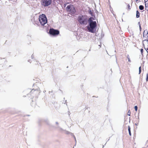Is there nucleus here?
Wrapping results in <instances>:
<instances>
[{
  "instance_id": "26",
  "label": "nucleus",
  "mask_w": 148,
  "mask_h": 148,
  "mask_svg": "<svg viewBox=\"0 0 148 148\" xmlns=\"http://www.w3.org/2000/svg\"><path fill=\"white\" fill-rule=\"evenodd\" d=\"M143 148H145V147H143Z\"/></svg>"
},
{
  "instance_id": "1",
  "label": "nucleus",
  "mask_w": 148,
  "mask_h": 148,
  "mask_svg": "<svg viewBox=\"0 0 148 148\" xmlns=\"http://www.w3.org/2000/svg\"><path fill=\"white\" fill-rule=\"evenodd\" d=\"M89 26H87V29L88 31L90 32L94 33L95 31L94 29L96 27L97 25V23L95 21H93L90 18L89 19Z\"/></svg>"
},
{
  "instance_id": "14",
  "label": "nucleus",
  "mask_w": 148,
  "mask_h": 148,
  "mask_svg": "<svg viewBox=\"0 0 148 148\" xmlns=\"http://www.w3.org/2000/svg\"><path fill=\"white\" fill-rule=\"evenodd\" d=\"M127 58L128 59V62H131V60L130 59V56L128 55H127Z\"/></svg>"
},
{
  "instance_id": "21",
  "label": "nucleus",
  "mask_w": 148,
  "mask_h": 148,
  "mask_svg": "<svg viewBox=\"0 0 148 148\" xmlns=\"http://www.w3.org/2000/svg\"><path fill=\"white\" fill-rule=\"evenodd\" d=\"M140 51H141V53L142 55H143V49H140Z\"/></svg>"
},
{
  "instance_id": "5",
  "label": "nucleus",
  "mask_w": 148,
  "mask_h": 148,
  "mask_svg": "<svg viewBox=\"0 0 148 148\" xmlns=\"http://www.w3.org/2000/svg\"><path fill=\"white\" fill-rule=\"evenodd\" d=\"M49 33L52 35L56 36L59 34L60 32L58 30L55 29L53 28H51L49 30Z\"/></svg>"
},
{
  "instance_id": "6",
  "label": "nucleus",
  "mask_w": 148,
  "mask_h": 148,
  "mask_svg": "<svg viewBox=\"0 0 148 148\" xmlns=\"http://www.w3.org/2000/svg\"><path fill=\"white\" fill-rule=\"evenodd\" d=\"M51 0H42V5L45 7L48 6L51 4Z\"/></svg>"
},
{
  "instance_id": "18",
  "label": "nucleus",
  "mask_w": 148,
  "mask_h": 148,
  "mask_svg": "<svg viewBox=\"0 0 148 148\" xmlns=\"http://www.w3.org/2000/svg\"><path fill=\"white\" fill-rule=\"evenodd\" d=\"M146 80L147 81H148V73L146 75Z\"/></svg>"
},
{
  "instance_id": "23",
  "label": "nucleus",
  "mask_w": 148,
  "mask_h": 148,
  "mask_svg": "<svg viewBox=\"0 0 148 148\" xmlns=\"http://www.w3.org/2000/svg\"><path fill=\"white\" fill-rule=\"evenodd\" d=\"M139 28H140V31H141V25H140V24L139 25Z\"/></svg>"
},
{
  "instance_id": "15",
  "label": "nucleus",
  "mask_w": 148,
  "mask_h": 148,
  "mask_svg": "<svg viewBox=\"0 0 148 148\" xmlns=\"http://www.w3.org/2000/svg\"><path fill=\"white\" fill-rule=\"evenodd\" d=\"M127 8L128 10H130L131 9V7L130 5L129 4H127Z\"/></svg>"
},
{
  "instance_id": "17",
  "label": "nucleus",
  "mask_w": 148,
  "mask_h": 148,
  "mask_svg": "<svg viewBox=\"0 0 148 148\" xmlns=\"http://www.w3.org/2000/svg\"><path fill=\"white\" fill-rule=\"evenodd\" d=\"M110 10L111 11L112 13H113V11L112 10V8L111 7V6H110Z\"/></svg>"
},
{
  "instance_id": "16",
  "label": "nucleus",
  "mask_w": 148,
  "mask_h": 148,
  "mask_svg": "<svg viewBox=\"0 0 148 148\" xmlns=\"http://www.w3.org/2000/svg\"><path fill=\"white\" fill-rule=\"evenodd\" d=\"M131 114V112L130 111V110H129L127 112V115L129 116Z\"/></svg>"
},
{
  "instance_id": "2",
  "label": "nucleus",
  "mask_w": 148,
  "mask_h": 148,
  "mask_svg": "<svg viewBox=\"0 0 148 148\" xmlns=\"http://www.w3.org/2000/svg\"><path fill=\"white\" fill-rule=\"evenodd\" d=\"M38 19L40 23L42 26H44L47 23V18L45 15L44 14H42L40 15Z\"/></svg>"
},
{
  "instance_id": "19",
  "label": "nucleus",
  "mask_w": 148,
  "mask_h": 148,
  "mask_svg": "<svg viewBox=\"0 0 148 148\" xmlns=\"http://www.w3.org/2000/svg\"><path fill=\"white\" fill-rule=\"evenodd\" d=\"M134 109L136 111H137V110L138 107L137 106H134Z\"/></svg>"
},
{
  "instance_id": "25",
  "label": "nucleus",
  "mask_w": 148,
  "mask_h": 148,
  "mask_svg": "<svg viewBox=\"0 0 148 148\" xmlns=\"http://www.w3.org/2000/svg\"><path fill=\"white\" fill-rule=\"evenodd\" d=\"M147 148H148V145H147Z\"/></svg>"
},
{
  "instance_id": "8",
  "label": "nucleus",
  "mask_w": 148,
  "mask_h": 148,
  "mask_svg": "<svg viewBox=\"0 0 148 148\" xmlns=\"http://www.w3.org/2000/svg\"><path fill=\"white\" fill-rule=\"evenodd\" d=\"M144 40L143 41V46L145 48L146 47H148V40H145V39H144Z\"/></svg>"
},
{
  "instance_id": "13",
  "label": "nucleus",
  "mask_w": 148,
  "mask_h": 148,
  "mask_svg": "<svg viewBox=\"0 0 148 148\" xmlns=\"http://www.w3.org/2000/svg\"><path fill=\"white\" fill-rule=\"evenodd\" d=\"M144 7L142 5H140L139 6V8L141 10H142L144 9Z\"/></svg>"
},
{
  "instance_id": "20",
  "label": "nucleus",
  "mask_w": 148,
  "mask_h": 148,
  "mask_svg": "<svg viewBox=\"0 0 148 148\" xmlns=\"http://www.w3.org/2000/svg\"><path fill=\"white\" fill-rule=\"evenodd\" d=\"M139 74H140L141 73V66H140L139 67Z\"/></svg>"
},
{
  "instance_id": "10",
  "label": "nucleus",
  "mask_w": 148,
  "mask_h": 148,
  "mask_svg": "<svg viewBox=\"0 0 148 148\" xmlns=\"http://www.w3.org/2000/svg\"><path fill=\"white\" fill-rule=\"evenodd\" d=\"M145 7H148V0H145Z\"/></svg>"
},
{
  "instance_id": "3",
  "label": "nucleus",
  "mask_w": 148,
  "mask_h": 148,
  "mask_svg": "<svg viewBox=\"0 0 148 148\" xmlns=\"http://www.w3.org/2000/svg\"><path fill=\"white\" fill-rule=\"evenodd\" d=\"M67 10L71 14H73L76 12L75 7L73 5L70 4L67 6L66 8Z\"/></svg>"
},
{
  "instance_id": "22",
  "label": "nucleus",
  "mask_w": 148,
  "mask_h": 148,
  "mask_svg": "<svg viewBox=\"0 0 148 148\" xmlns=\"http://www.w3.org/2000/svg\"><path fill=\"white\" fill-rule=\"evenodd\" d=\"M137 3L140 1V0H134Z\"/></svg>"
},
{
  "instance_id": "9",
  "label": "nucleus",
  "mask_w": 148,
  "mask_h": 148,
  "mask_svg": "<svg viewBox=\"0 0 148 148\" xmlns=\"http://www.w3.org/2000/svg\"><path fill=\"white\" fill-rule=\"evenodd\" d=\"M38 63L37 61H36L34 64V66L36 68H38Z\"/></svg>"
},
{
  "instance_id": "24",
  "label": "nucleus",
  "mask_w": 148,
  "mask_h": 148,
  "mask_svg": "<svg viewBox=\"0 0 148 148\" xmlns=\"http://www.w3.org/2000/svg\"><path fill=\"white\" fill-rule=\"evenodd\" d=\"M33 91H34V90H32L31 91V92L30 93H32L33 92Z\"/></svg>"
},
{
  "instance_id": "11",
  "label": "nucleus",
  "mask_w": 148,
  "mask_h": 148,
  "mask_svg": "<svg viewBox=\"0 0 148 148\" xmlns=\"http://www.w3.org/2000/svg\"><path fill=\"white\" fill-rule=\"evenodd\" d=\"M140 16V13L138 11H137L136 14V17L137 18H139Z\"/></svg>"
},
{
  "instance_id": "4",
  "label": "nucleus",
  "mask_w": 148,
  "mask_h": 148,
  "mask_svg": "<svg viewBox=\"0 0 148 148\" xmlns=\"http://www.w3.org/2000/svg\"><path fill=\"white\" fill-rule=\"evenodd\" d=\"M78 21L81 24H86L87 23V19L84 18L83 16H79Z\"/></svg>"
},
{
  "instance_id": "7",
  "label": "nucleus",
  "mask_w": 148,
  "mask_h": 148,
  "mask_svg": "<svg viewBox=\"0 0 148 148\" xmlns=\"http://www.w3.org/2000/svg\"><path fill=\"white\" fill-rule=\"evenodd\" d=\"M143 38L145 40H148V32L147 30H145L144 32Z\"/></svg>"
},
{
  "instance_id": "12",
  "label": "nucleus",
  "mask_w": 148,
  "mask_h": 148,
  "mask_svg": "<svg viewBox=\"0 0 148 148\" xmlns=\"http://www.w3.org/2000/svg\"><path fill=\"white\" fill-rule=\"evenodd\" d=\"M128 130L129 131V134L130 136L131 135V131H130V128L129 126H128Z\"/></svg>"
}]
</instances>
